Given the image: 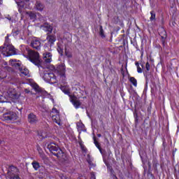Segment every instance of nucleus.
Wrapping results in <instances>:
<instances>
[{
	"label": "nucleus",
	"instance_id": "nucleus-1",
	"mask_svg": "<svg viewBox=\"0 0 179 179\" xmlns=\"http://www.w3.org/2000/svg\"><path fill=\"white\" fill-rule=\"evenodd\" d=\"M48 149L50 150V153L61 160L63 164H69L71 163V159L62 151L57 143L54 142L50 143L48 145Z\"/></svg>",
	"mask_w": 179,
	"mask_h": 179
},
{
	"label": "nucleus",
	"instance_id": "nucleus-2",
	"mask_svg": "<svg viewBox=\"0 0 179 179\" xmlns=\"http://www.w3.org/2000/svg\"><path fill=\"white\" fill-rule=\"evenodd\" d=\"M27 54L28 55L29 60L30 62L38 66V68H43V60L40 59V54L38 52L34 50H29L25 48Z\"/></svg>",
	"mask_w": 179,
	"mask_h": 179
},
{
	"label": "nucleus",
	"instance_id": "nucleus-3",
	"mask_svg": "<svg viewBox=\"0 0 179 179\" xmlns=\"http://www.w3.org/2000/svg\"><path fill=\"white\" fill-rule=\"evenodd\" d=\"M43 79L45 82H48V83H50V85H54L58 83L57 76H55V74L51 71L44 72Z\"/></svg>",
	"mask_w": 179,
	"mask_h": 179
},
{
	"label": "nucleus",
	"instance_id": "nucleus-4",
	"mask_svg": "<svg viewBox=\"0 0 179 179\" xmlns=\"http://www.w3.org/2000/svg\"><path fill=\"white\" fill-rule=\"evenodd\" d=\"M1 118L2 121L10 122V121H16L17 120V115L13 111L8 110L3 113Z\"/></svg>",
	"mask_w": 179,
	"mask_h": 179
},
{
	"label": "nucleus",
	"instance_id": "nucleus-5",
	"mask_svg": "<svg viewBox=\"0 0 179 179\" xmlns=\"http://www.w3.org/2000/svg\"><path fill=\"white\" fill-rule=\"evenodd\" d=\"M0 52L4 57H10L16 54V49L13 46H7L6 48L3 46L0 47Z\"/></svg>",
	"mask_w": 179,
	"mask_h": 179
},
{
	"label": "nucleus",
	"instance_id": "nucleus-6",
	"mask_svg": "<svg viewBox=\"0 0 179 179\" xmlns=\"http://www.w3.org/2000/svg\"><path fill=\"white\" fill-rule=\"evenodd\" d=\"M46 40L48 43L44 45V48L45 50L47 48L48 50L49 47L51 48L52 45H54L55 41H57V38L55 36V35H51L50 34L47 36Z\"/></svg>",
	"mask_w": 179,
	"mask_h": 179
},
{
	"label": "nucleus",
	"instance_id": "nucleus-7",
	"mask_svg": "<svg viewBox=\"0 0 179 179\" xmlns=\"http://www.w3.org/2000/svg\"><path fill=\"white\" fill-rule=\"evenodd\" d=\"M57 71L59 76L62 79H65L66 78L65 73L66 72V67H65L64 64H59L57 66Z\"/></svg>",
	"mask_w": 179,
	"mask_h": 179
},
{
	"label": "nucleus",
	"instance_id": "nucleus-8",
	"mask_svg": "<svg viewBox=\"0 0 179 179\" xmlns=\"http://www.w3.org/2000/svg\"><path fill=\"white\" fill-rule=\"evenodd\" d=\"M70 101L71 103H72L73 107L76 110H78V108H80V106H82V102H80V101L78 99V97H76V96H70Z\"/></svg>",
	"mask_w": 179,
	"mask_h": 179
},
{
	"label": "nucleus",
	"instance_id": "nucleus-9",
	"mask_svg": "<svg viewBox=\"0 0 179 179\" xmlns=\"http://www.w3.org/2000/svg\"><path fill=\"white\" fill-rule=\"evenodd\" d=\"M31 47L35 50H41V41L38 38H34L31 42Z\"/></svg>",
	"mask_w": 179,
	"mask_h": 179
},
{
	"label": "nucleus",
	"instance_id": "nucleus-10",
	"mask_svg": "<svg viewBox=\"0 0 179 179\" xmlns=\"http://www.w3.org/2000/svg\"><path fill=\"white\" fill-rule=\"evenodd\" d=\"M41 29H43V30L47 33V35L51 34V33H52V30H54L52 26L47 22H45L43 25H41Z\"/></svg>",
	"mask_w": 179,
	"mask_h": 179
},
{
	"label": "nucleus",
	"instance_id": "nucleus-11",
	"mask_svg": "<svg viewBox=\"0 0 179 179\" xmlns=\"http://www.w3.org/2000/svg\"><path fill=\"white\" fill-rule=\"evenodd\" d=\"M43 59L45 64H51V62L52 61V54L48 52L43 53Z\"/></svg>",
	"mask_w": 179,
	"mask_h": 179
},
{
	"label": "nucleus",
	"instance_id": "nucleus-12",
	"mask_svg": "<svg viewBox=\"0 0 179 179\" xmlns=\"http://www.w3.org/2000/svg\"><path fill=\"white\" fill-rule=\"evenodd\" d=\"M28 122L29 124H37L38 122V117L34 113H31L28 115Z\"/></svg>",
	"mask_w": 179,
	"mask_h": 179
},
{
	"label": "nucleus",
	"instance_id": "nucleus-13",
	"mask_svg": "<svg viewBox=\"0 0 179 179\" xmlns=\"http://www.w3.org/2000/svg\"><path fill=\"white\" fill-rule=\"evenodd\" d=\"M44 8H45V6H44L41 1H37L36 2L34 6L36 10H38V12H43V10H44Z\"/></svg>",
	"mask_w": 179,
	"mask_h": 179
},
{
	"label": "nucleus",
	"instance_id": "nucleus-14",
	"mask_svg": "<svg viewBox=\"0 0 179 179\" xmlns=\"http://www.w3.org/2000/svg\"><path fill=\"white\" fill-rule=\"evenodd\" d=\"M152 167L155 170V171H156L157 173V171H159V170L157 169V167H159V166H160V164H159V160H157V158H156V157H152Z\"/></svg>",
	"mask_w": 179,
	"mask_h": 179
},
{
	"label": "nucleus",
	"instance_id": "nucleus-15",
	"mask_svg": "<svg viewBox=\"0 0 179 179\" xmlns=\"http://www.w3.org/2000/svg\"><path fill=\"white\" fill-rule=\"evenodd\" d=\"M52 121L57 124V125H61V118L59 117V113L56 115H51Z\"/></svg>",
	"mask_w": 179,
	"mask_h": 179
},
{
	"label": "nucleus",
	"instance_id": "nucleus-16",
	"mask_svg": "<svg viewBox=\"0 0 179 179\" xmlns=\"http://www.w3.org/2000/svg\"><path fill=\"white\" fill-rule=\"evenodd\" d=\"M145 69L146 71H143V75L145 79H148V76H149V71H150V64L148 62H147L145 64Z\"/></svg>",
	"mask_w": 179,
	"mask_h": 179
},
{
	"label": "nucleus",
	"instance_id": "nucleus-17",
	"mask_svg": "<svg viewBox=\"0 0 179 179\" xmlns=\"http://www.w3.org/2000/svg\"><path fill=\"white\" fill-rule=\"evenodd\" d=\"M93 139H94V143L96 148H97V149H99L100 153H101V155H103V149H101L100 143H99V141H97V138H96V136H94Z\"/></svg>",
	"mask_w": 179,
	"mask_h": 179
},
{
	"label": "nucleus",
	"instance_id": "nucleus-18",
	"mask_svg": "<svg viewBox=\"0 0 179 179\" xmlns=\"http://www.w3.org/2000/svg\"><path fill=\"white\" fill-rule=\"evenodd\" d=\"M150 170H152V163H150V162H148V179H155V176L153 175V173L150 172Z\"/></svg>",
	"mask_w": 179,
	"mask_h": 179
},
{
	"label": "nucleus",
	"instance_id": "nucleus-19",
	"mask_svg": "<svg viewBox=\"0 0 179 179\" xmlns=\"http://www.w3.org/2000/svg\"><path fill=\"white\" fill-rule=\"evenodd\" d=\"M60 90H62V92H63V93H64V94L69 96V97H71V96H72V95H71V91L69 90V89L66 88V87L61 86Z\"/></svg>",
	"mask_w": 179,
	"mask_h": 179
},
{
	"label": "nucleus",
	"instance_id": "nucleus-20",
	"mask_svg": "<svg viewBox=\"0 0 179 179\" xmlns=\"http://www.w3.org/2000/svg\"><path fill=\"white\" fill-rule=\"evenodd\" d=\"M17 6H18L19 13H20L21 15H23V10H24V3L21 1L18 3Z\"/></svg>",
	"mask_w": 179,
	"mask_h": 179
},
{
	"label": "nucleus",
	"instance_id": "nucleus-21",
	"mask_svg": "<svg viewBox=\"0 0 179 179\" xmlns=\"http://www.w3.org/2000/svg\"><path fill=\"white\" fill-rule=\"evenodd\" d=\"M32 87L34 90L36 92V93H41L43 92V90H41V88H40V86H38L37 83L32 84Z\"/></svg>",
	"mask_w": 179,
	"mask_h": 179
},
{
	"label": "nucleus",
	"instance_id": "nucleus-22",
	"mask_svg": "<svg viewBox=\"0 0 179 179\" xmlns=\"http://www.w3.org/2000/svg\"><path fill=\"white\" fill-rule=\"evenodd\" d=\"M159 36L161 38H167V32L164 29H162V31L159 32Z\"/></svg>",
	"mask_w": 179,
	"mask_h": 179
},
{
	"label": "nucleus",
	"instance_id": "nucleus-23",
	"mask_svg": "<svg viewBox=\"0 0 179 179\" xmlns=\"http://www.w3.org/2000/svg\"><path fill=\"white\" fill-rule=\"evenodd\" d=\"M129 82L133 84V86H134V87H136V86H138V80H136V78H135L134 77H130Z\"/></svg>",
	"mask_w": 179,
	"mask_h": 179
},
{
	"label": "nucleus",
	"instance_id": "nucleus-24",
	"mask_svg": "<svg viewBox=\"0 0 179 179\" xmlns=\"http://www.w3.org/2000/svg\"><path fill=\"white\" fill-rule=\"evenodd\" d=\"M20 33V30L17 28H15L12 30L11 34L13 36V37H16V36H19V34Z\"/></svg>",
	"mask_w": 179,
	"mask_h": 179
},
{
	"label": "nucleus",
	"instance_id": "nucleus-25",
	"mask_svg": "<svg viewBox=\"0 0 179 179\" xmlns=\"http://www.w3.org/2000/svg\"><path fill=\"white\" fill-rule=\"evenodd\" d=\"M34 170L37 171L40 168V163H38V162H36V161H34L32 163H31Z\"/></svg>",
	"mask_w": 179,
	"mask_h": 179
},
{
	"label": "nucleus",
	"instance_id": "nucleus-26",
	"mask_svg": "<svg viewBox=\"0 0 179 179\" xmlns=\"http://www.w3.org/2000/svg\"><path fill=\"white\" fill-rule=\"evenodd\" d=\"M21 73L23 75V76H30L29 69H24L21 70Z\"/></svg>",
	"mask_w": 179,
	"mask_h": 179
},
{
	"label": "nucleus",
	"instance_id": "nucleus-27",
	"mask_svg": "<svg viewBox=\"0 0 179 179\" xmlns=\"http://www.w3.org/2000/svg\"><path fill=\"white\" fill-rule=\"evenodd\" d=\"M99 36L104 38L106 37V35L104 34V29H103V26L99 27Z\"/></svg>",
	"mask_w": 179,
	"mask_h": 179
},
{
	"label": "nucleus",
	"instance_id": "nucleus-28",
	"mask_svg": "<svg viewBox=\"0 0 179 179\" xmlns=\"http://www.w3.org/2000/svg\"><path fill=\"white\" fill-rule=\"evenodd\" d=\"M150 22H153V20H156V13H155L154 10L150 11Z\"/></svg>",
	"mask_w": 179,
	"mask_h": 179
},
{
	"label": "nucleus",
	"instance_id": "nucleus-29",
	"mask_svg": "<svg viewBox=\"0 0 179 179\" xmlns=\"http://www.w3.org/2000/svg\"><path fill=\"white\" fill-rule=\"evenodd\" d=\"M0 103H9V101L5 96L0 94Z\"/></svg>",
	"mask_w": 179,
	"mask_h": 179
},
{
	"label": "nucleus",
	"instance_id": "nucleus-30",
	"mask_svg": "<svg viewBox=\"0 0 179 179\" xmlns=\"http://www.w3.org/2000/svg\"><path fill=\"white\" fill-rule=\"evenodd\" d=\"M57 51L61 56L64 55V48L58 46Z\"/></svg>",
	"mask_w": 179,
	"mask_h": 179
},
{
	"label": "nucleus",
	"instance_id": "nucleus-31",
	"mask_svg": "<svg viewBox=\"0 0 179 179\" xmlns=\"http://www.w3.org/2000/svg\"><path fill=\"white\" fill-rule=\"evenodd\" d=\"M57 114H59V111H58V110H57V108H53L52 109L50 115H57Z\"/></svg>",
	"mask_w": 179,
	"mask_h": 179
},
{
	"label": "nucleus",
	"instance_id": "nucleus-32",
	"mask_svg": "<svg viewBox=\"0 0 179 179\" xmlns=\"http://www.w3.org/2000/svg\"><path fill=\"white\" fill-rule=\"evenodd\" d=\"M29 16L30 19H36V17H37V15H36V13H34L33 12H30L29 13Z\"/></svg>",
	"mask_w": 179,
	"mask_h": 179
},
{
	"label": "nucleus",
	"instance_id": "nucleus-33",
	"mask_svg": "<svg viewBox=\"0 0 179 179\" xmlns=\"http://www.w3.org/2000/svg\"><path fill=\"white\" fill-rule=\"evenodd\" d=\"M38 137L41 138V139H45L46 136L43 135V132H38Z\"/></svg>",
	"mask_w": 179,
	"mask_h": 179
},
{
	"label": "nucleus",
	"instance_id": "nucleus-34",
	"mask_svg": "<svg viewBox=\"0 0 179 179\" xmlns=\"http://www.w3.org/2000/svg\"><path fill=\"white\" fill-rule=\"evenodd\" d=\"M65 55L67 56L68 58H72V54L68 52L66 50H65Z\"/></svg>",
	"mask_w": 179,
	"mask_h": 179
},
{
	"label": "nucleus",
	"instance_id": "nucleus-35",
	"mask_svg": "<svg viewBox=\"0 0 179 179\" xmlns=\"http://www.w3.org/2000/svg\"><path fill=\"white\" fill-rule=\"evenodd\" d=\"M166 38H162L161 40L163 47H166Z\"/></svg>",
	"mask_w": 179,
	"mask_h": 179
},
{
	"label": "nucleus",
	"instance_id": "nucleus-36",
	"mask_svg": "<svg viewBox=\"0 0 179 179\" xmlns=\"http://www.w3.org/2000/svg\"><path fill=\"white\" fill-rule=\"evenodd\" d=\"M137 72H138V73H142V72H143V69H142V68H141V66L137 67Z\"/></svg>",
	"mask_w": 179,
	"mask_h": 179
},
{
	"label": "nucleus",
	"instance_id": "nucleus-37",
	"mask_svg": "<svg viewBox=\"0 0 179 179\" xmlns=\"http://www.w3.org/2000/svg\"><path fill=\"white\" fill-rule=\"evenodd\" d=\"M148 114H152V104L148 108Z\"/></svg>",
	"mask_w": 179,
	"mask_h": 179
},
{
	"label": "nucleus",
	"instance_id": "nucleus-38",
	"mask_svg": "<svg viewBox=\"0 0 179 179\" xmlns=\"http://www.w3.org/2000/svg\"><path fill=\"white\" fill-rule=\"evenodd\" d=\"M80 146L83 152H86V148H85V145H83V144L80 143Z\"/></svg>",
	"mask_w": 179,
	"mask_h": 179
},
{
	"label": "nucleus",
	"instance_id": "nucleus-39",
	"mask_svg": "<svg viewBox=\"0 0 179 179\" xmlns=\"http://www.w3.org/2000/svg\"><path fill=\"white\" fill-rule=\"evenodd\" d=\"M10 96H11V97H13L14 99H16V96H17V94H16V92H14L13 94H9Z\"/></svg>",
	"mask_w": 179,
	"mask_h": 179
},
{
	"label": "nucleus",
	"instance_id": "nucleus-40",
	"mask_svg": "<svg viewBox=\"0 0 179 179\" xmlns=\"http://www.w3.org/2000/svg\"><path fill=\"white\" fill-rule=\"evenodd\" d=\"M61 179H70V178L68 176L63 175L61 176Z\"/></svg>",
	"mask_w": 179,
	"mask_h": 179
},
{
	"label": "nucleus",
	"instance_id": "nucleus-41",
	"mask_svg": "<svg viewBox=\"0 0 179 179\" xmlns=\"http://www.w3.org/2000/svg\"><path fill=\"white\" fill-rule=\"evenodd\" d=\"M135 65H136V68H138L139 67V62H136Z\"/></svg>",
	"mask_w": 179,
	"mask_h": 179
},
{
	"label": "nucleus",
	"instance_id": "nucleus-42",
	"mask_svg": "<svg viewBox=\"0 0 179 179\" xmlns=\"http://www.w3.org/2000/svg\"><path fill=\"white\" fill-rule=\"evenodd\" d=\"M91 178H92V179H96V176H95L94 174H92V175L91 176Z\"/></svg>",
	"mask_w": 179,
	"mask_h": 179
},
{
	"label": "nucleus",
	"instance_id": "nucleus-43",
	"mask_svg": "<svg viewBox=\"0 0 179 179\" xmlns=\"http://www.w3.org/2000/svg\"><path fill=\"white\" fill-rule=\"evenodd\" d=\"M96 135H97L98 138H101V134H98Z\"/></svg>",
	"mask_w": 179,
	"mask_h": 179
},
{
	"label": "nucleus",
	"instance_id": "nucleus-44",
	"mask_svg": "<svg viewBox=\"0 0 179 179\" xmlns=\"http://www.w3.org/2000/svg\"><path fill=\"white\" fill-rule=\"evenodd\" d=\"M15 66H20V64L19 63H16Z\"/></svg>",
	"mask_w": 179,
	"mask_h": 179
},
{
	"label": "nucleus",
	"instance_id": "nucleus-45",
	"mask_svg": "<svg viewBox=\"0 0 179 179\" xmlns=\"http://www.w3.org/2000/svg\"><path fill=\"white\" fill-rule=\"evenodd\" d=\"M7 19H8V20H12V17H7Z\"/></svg>",
	"mask_w": 179,
	"mask_h": 179
},
{
	"label": "nucleus",
	"instance_id": "nucleus-46",
	"mask_svg": "<svg viewBox=\"0 0 179 179\" xmlns=\"http://www.w3.org/2000/svg\"><path fill=\"white\" fill-rule=\"evenodd\" d=\"M135 122H138V117L135 118Z\"/></svg>",
	"mask_w": 179,
	"mask_h": 179
},
{
	"label": "nucleus",
	"instance_id": "nucleus-47",
	"mask_svg": "<svg viewBox=\"0 0 179 179\" xmlns=\"http://www.w3.org/2000/svg\"><path fill=\"white\" fill-rule=\"evenodd\" d=\"M23 55H24V54H26V51H22Z\"/></svg>",
	"mask_w": 179,
	"mask_h": 179
},
{
	"label": "nucleus",
	"instance_id": "nucleus-48",
	"mask_svg": "<svg viewBox=\"0 0 179 179\" xmlns=\"http://www.w3.org/2000/svg\"><path fill=\"white\" fill-rule=\"evenodd\" d=\"M79 125H80L81 127H84V124H79Z\"/></svg>",
	"mask_w": 179,
	"mask_h": 179
},
{
	"label": "nucleus",
	"instance_id": "nucleus-49",
	"mask_svg": "<svg viewBox=\"0 0 179 179\" xmlns=\"http://www.w3.org/2000/svg\"><path fill=\"white\" fill-rule=\"evenodd\" d=\"M24 2H30V0H24Z\"/></svg>",
	"mask_w": 179,
	"mask_h": 179
},
{
	"label": "nucleus",
	"instance_id": "nucleus-50",
	"mask_svg": "<svg viewBox=\"0 0 179 179\" xmlns=\"http://www.w3.org/2000/svg\"><path fill=\"white\" fill-rule=\"evenodd\" d=\"M2 142H3V141L0 139V145H2Z\"/></svg>",
	"mask_w": 179,
	"mask_h": 179
},
{
	"label": "nucleus",
	"instance_id": "nucleus-51",
	"mask_svg": "<svg viewBox=\"0 0 179 179\" xmlns=\"http://www.w3.org/2000/svg\"><path fill=\"white\" fill-rule=\"evenodd\" d=\"M141 67H142L143 69V68H145V66H144L143 64H141Z\"/></svg>",
	"mask_w": 179,
	"mask_h": 179
},
{
	"label": "nucleus",
	"instance_id": "nucleus-52",
	"mask_svg": "<svg viewBox=\"0 0 179 179\" xmlns=\"http://www.w3.org/2000/svg\"><path fill=\"white\" fill-rule=\"evenodd\" d=\"M0 5H2V0H0Z\"/></svg>",
	"mask_w": 179,
	"mask_h": 179
},
{
	"label": "nucleus",
	"instance_id": "nucleus-53",
	"mask_svg": "<svg viewBox=\"0 0 179 179\" xmlns=\"http://www.w3.org/2000/svg\"><path fill=\"white\" fill-rule=\"evenodd\" d=\"M6 38H8V36H6Z\"/></svg>",
	"mask_w": 179,
	"mask_h": 179
}]
</instances>
